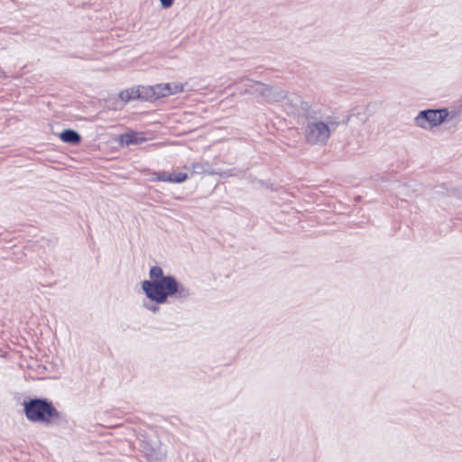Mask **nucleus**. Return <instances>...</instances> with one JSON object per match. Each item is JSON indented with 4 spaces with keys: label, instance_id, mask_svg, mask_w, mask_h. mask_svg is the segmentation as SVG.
<instances>
[{
    "label": "nucleus",
    "instance_id": "obj_12",
    "mask_svg": "<svg viewBox=\"0 0 462 462\" xmlns=\"http://www.w3.org/2000/svg\"><path fill=\"white\" fill-rule=\"evenodd\" d=\"M186 169L191 170V174H212L210 166L208 162H194L190 167L185 166Z\"/></svg>",
    "mask_w": 462,
    "mask_h": 462
},
{
    "label": "nucleus",
    "instance_id": "obj_3",
    "mask_svg": "<svg viewBox=\"0 0 462 462\" xmlns=\"http://www.w3.org/2000/svg\"><path fill=\"white\" fill-rule=\"evenodd\" d=\"M338 123L328 117L326 121L310 120L304 127V139L310 145H325Z\"/></svg>",
    "mask_w": 462,
    "mask_h": 462
},
{
    "label": "nucleus",
    "instance_id": "obj_1",
    "mask_svg": "<svg viewBox=\"0 0 462 462\" xmlns=\"http://www.w3.org/2000/svg\"><path fill=\"white\" fill-rule=\"evenodd\" d=\"M142 289L150 300L160 304L165 303L168 297H173L178 301L184 302L192 295L189 286L178 282L171 275L160 280L143 281Z\"/></svg>",
    "mask_w": 462,
    "mask_h": 462
},
{
    "label": "nucleus",
    "instance_id": "obj_15",
    "mask_svg": "<svg viewBox=\"0 0 462 462\" xmlns=\"http://www.w3.org/2000/svg\"><path fill=\"white\" fill-rule=\"evenodd\" d=\"M174 0H160L161 5L163 8H169L172 5Z\"/></svg>",
    "mask_w": 462,
    "mask_h": 462
},
{
    "label": "nucleus",
    "instance_id": "obj_8",
    "mask_svg": "<svg viewBox=\"0 0 462 462\" xmlns=\"http://www.w3.org/2000/svg\"><path fill=\"white\" fill-rule=\"evenodd\" d=\"M188 179V174L183 172L166 173L164 171L156 173L152 180L181 183Z\"/></svg>",
    "mask_w": 462,
    "mask_h": 462
},
{
    "label": "nucleus",
    "instance_id": "obj_14",
    "mask_svg": "<svg viewBox=\"0 0 462 462\" xmlns=\"http://www.w3.org/2000/svg\"><path fill=\"white\" fill-rule=\"evenodd\" d=\"M169 90L167 91L168 96L178 94L183 91V85L180 83H167Z\"/></svg>",
    "mask_w": 462,
    "mask_h": 462
},
{
    "label": "nucleus",
    "instance_id": "obj_7",
    "mask_svg": "<svg viewBox=\"0 0 462 462\" xmlns=\"http://www.w3.org/2000/svg\"><path fill=\"white\" fill-rule=\"evenodd\" d=\"M169 87L167 83L156 84L154 86H144L143 90V100L152 102L161 97H168Z\"/></svg>",
    "mask_w": 462,
    "mask_h": 462
},
{
    "label": "nucleus",
    "instance_id": "obj_4",
    "mask_svg": "<svg viewBox=\"0 0 462 462\" xmlns=\"http://www.w3.org/2000/svg\"><path fill=\"white\" fill-rule=\"evenodd\" d=\"M244 80L245 81V89L241 90V94H253L263 97L268 103L280 102L287 97L288 92L280 88L265 85L250 79H242L241 82Z\"/></svg>",
    "mask_w": 462,
    "mask_h": 462
},
{
    "label": "nucleus",
    "instance_id": "obj_6",
    "mask_svg": "<svg viewBox=\"0 0 462 462\" xmlns=\"http://www.w3.org/2000/svg\"><path fill=\"white\" fill-rule=\"evenodd\" d=\"M286 99L287 104L291 106L292 109V113L305 117H310L313 114L311 104L304 100L300 95L295 93H288Z\"/></svg>",
    "mask_w": 462,
    "mask_h": 462
},
{
    "label": "nucleus",
    "instance_id": "obj_11",
    "mask_svg": "<svg viewBox=\"0 0 462 462\" xmlns=\"http://www.w3.org/2000/svg\"><path fill=\"white\" fill-rule=\"evenodd\" d=\"M60 139L64 143L77 144L80 142L81 137L79 133L71 129H66L60 134Z\"/></svg>",
    "mask_w": 462,
    "mask_h": 462
},
{
    "label": "nucleus",
    "instance_id": "obj_16",
    "mask_svg": "<svg viewBox=\"0 0 462 462\" xmlns=\"http://www.w3.org/2000/svg\"><path fill=\"white\" fill-rule=\"evenodd\" d=\"M147 309L150 310L152 312H156L159 310V308L157 306H155V305H152L150 307H147Z\"/></svg>",
    "mask_w": 462,
    "mask_h": 462
},
{
    "label": "nucleus",
    "instance_id": "obj_2",
    "mask_svg": "<svg viewBox=\"0 0 462 462\" xmlns=\"http://www.w3.org/2000/svg\"><path fill=\"white\" fill-rule=\"evenodd\" d=\"M24 414L28 420L42 424H51L63 419L51 402L46 399L34 398L23 402Z\"/></svg>",
    "mask_w": 462,
    "mask_h": 462
},
{
    "label": "nucleus",
    "instance_id": "obj_10",
    "mask_svg": "<svg viewBox=\"0 0 462 462\" xmlns=\"http://www.w3.org/2000/svg\"><path fill=\"white\" fill-rule=\"evenodd\" d=\"M144 86L125 89L120 92L119 97L124 102H129L133 99H143V90Z\"/></svg>",
    "mask_w": 462,
    "mask_h": 462
},
{
    "label": "nucleus",
    "instance_id": "obj_13",
    "mask_svg": "<svg viewBox=\"0 0 462 462\" xmlns=\"http://www.w3.org/2000/svg\"><path fill=\"white\" fill-rule=\"evenodd\" d=\"M150 277L152 280H160L162 278H165L163 275V271L160 266H153L150 270Z\"/></svg>",
    "mask_w": 462,
    "mask_h": 462
},
{
    "label": "nucleus",
    "instance_id": "obj_5",
    "mask_svg": "<svg viewBox=\"0 0 462 462\" xmlns=\"http://www.w3.org/2000/svg\"><path fill=\"white\" fill-rule=\"evenodd\" d=\"M448 113L447 109H428L420 111L414 118L415 124L424 129H430L444 122Z\"/></svg>",
    "mask_w": 462,
    "mask_h": 462
},
{
    "label": "nucleus",
    "instance_id": "obj_9",
    "mask_svg": "<svg viewBox=\"0 0 462 462\" xmlns=\"http://www.w3.org/2000/svg\"><path fill=\"white\" fill-rule=\"evenodd\" d=\"M121 143L126 146L132 144H141L145 142V138L141 136L139 133L131 131L121 134L120 136Z\"/></svg>",
    "mask_w": 462,
    "mask_h": 462
}]
</instances>
